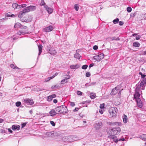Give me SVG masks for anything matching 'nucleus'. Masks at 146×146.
I'll use <instances>...</instances> for the list:
<instances>
[{"instance_id": "nucleus-54", "label": "nucleus", "mask_w": 146, "mask_h": 146, "mask_svg": "<svg viewBox=\"0 0 146 146\" xmlns=\"http://www.w3.org/2000/svg\"><path fill=\"white\" fill-rule=\"evenodd\" d=\"M50 80H51V79H50V78H49V77L47 78H46L45 79V81L47 82L49 81Z\"/></svg>"}, {"instance_id": "nucleus-51", "label": "nucleus", "mask_w": 146, "mask_h": 146, "mask_svg": "<svg viewBox=\"0 0 146 146\" xmlns=\"http://www.w3.org/2000/svg\"><path fill=\"white\" fill-rule=\"evenodd\" d=\"M22 29H26L27 28V27L26 26H23L21 25V28Z\"/></svg>"}, {"instance_id": "nucleus-33", "label": "nucleus", "mask_w": 146, "mask_h": 146, "mask_svg": "<svg viewBox=\"0 0 146 146\" xmlns=\"http://www.w3.org/2000/svg\"><path fill=\"white\" fill-rule=\"evenodd\" d=\"M60 88V86L58 84L52 86L51 87L52 89H55L56 88Z\"/></svg>"}, {"instance_id": "nucleus-39", "label": "nucleus", "mask_w": 146, "mask_h": 146, "mask_svg": "<svg viewBox=\"0 0 146 146\" xmlns=\"http://www.w3.org/2000/svg\"><path fill=\"white\" fill-rule=\"evenodd\" d=\"M119 21V19L118 18H116L113 21V22L114 24H116Z\"/></svg>"}, {"instance_id": "nucleus-10", "label": "nucleus", "mask_w": 146, "mask_h": 146, "mask_svg": "<svg viewBox=\"0 0 146 146\" xmlns=\"http://www.w3.org/2000/svg\"><path fill=\"white\" fill-rule=\"evenodd\" d=\"M107 123L110 125H117L120 126L121 125V123L118 122H108Z\"/></svg>"}, {"instance_id": "nucleus-52", "label": "nucleus", "mask_w": 146, "mask_h": 146, "mask_svg": "<svg viewBox=\"0 0 146 146\" xmlns=\"http://www.w3.org/2000/svg\"><path fill=\"white\" fill-rule=\"evenodd\" d=\"M70 68L71 69H75V67L74 65H71L70 66Z\"/></svg>"}, {"instance_id": "nucleus-12", "label": "nucleus", "mask_w": 146, "mask_h": 146, "mask_svg": "<svg viewBox=\"0 0 146 146\" xmlns=\"http://www.w3.org/2000/svg\"><path fill=\"white\" fill-rule=\"evenodd\" d=\"M44 8H45L48 13L51 14L53 12V9L52 8L48 7L46 5H44Z\"/></svg>"}, {"instance_id": "nucleus-49", "label": "nucleus", "mask_w": 146, "mask_h": 146, "mask_svg": "<svg viewBox=\"0 0 146 146\" xmlns=\"http://www.w3.org/2000/svg\"><path fill=\"white\" fill-rule=\"evenodd\" d=\"M40 5H44H44H46L45 4V3L43 0H42L41 1V3H40Z\"/></svg>"}, {"instance_id": "nucleus-36", "label": "nucleus", "mask_w": 146, "mask_h": 146, "mask_svg": "<svg viewBox=\"0 0 146 146\" xmlns=\"http://www.w3.org/2000/svg\"><path fill=\"white\" fill-rule=\"evenodd\" d=\"M146 83V82L145 81H144L143 80L142 81L140 82V84H139L140 87L141 86L143 87L145 84Z\"/></svg>"}, {"instance_id": "nucleus-23", "label": "nucleus", "mask_w": 146, "mask_h": 146, "mask_svg": "<svg viewBox=\"0 0 146 146\" xmlns=\"http://www.w3.org/2000/svg\"><path fill=\"white\" fill-rule=\"evenodd\" d=\"M21 25L19 23H17L15 24V25L14 26V27L15 28H21Z\"/></svg>"}, {"instance_id": "nucleus-48", "label": "nucleus", "mask_w": 146, "mask_h": 146, "mask_svg": "<svg viewBox=\"0 0 146 146\" xmlns=\"http://www.w3.org/2000/svg\"><path fill=\"white\" fill-rule=\"evenodd\" d=\"M91 74L89 72H87L86 73V77H89L90 76Z\"/></svg>"}, {"instance_id": "nucleus-35", "label": "nucleus", "mask_w": 146, "mask_h": 146, "mask_svg": "<svg viewBox=\"0 0 146 146\" xmlns=\"http://www.w3.org/2000/svg\"><path fill=\"white\" fill-rule=\"evenodd\" d=\"M90 97L92 99H94L96 97V94L94 93H91L90 94Z\"/></svg>"}, {"instance_id": "nucleus-19", "label": "nucleus", "mask_w": 146, "mask_h": 146, "mask_svg": "<svg viewBox=\"0 0 146 146\" xmlns=\"http://www.w3.org/2000/svg\"><path fill=\"white\" fill-rule=\"evenodd\" d=\"M140 96V94L139 92H135L134 97L135 100H136L138 99H140L139 97Z\"/></svg>"}, {"instance_id": "nucleus-59", "label": "nucleus", "mask_w": 146, "mask_h": 146, "mask_svg": "<svg viewBox=\"0 0 146 146\" xmlns=\"http://www.w3.org/2000/svg\"><path fill=\"white\" fill-rule=\"evenodd\" d=\"M140 38V36L139 35L137 36L136 37V39L137 40H139Z\"/></svg>"}, {"instance_id": "nucleus-13", "label": "nucleus", "mask_w": 146, "mask_h": 146, "mask_svg": "<svg viewBox=\"0 0 146 146\" xmlns=\"http://www.w3.org/2000/svg\"><path fill=\"white\" fill-rule=\"evenodd\" d=\"M49 51V53L51 55H54L56 54V51L54 48H51Z\"/></svg>"}, {"instance_id": "nucleus-2", "label": "nucleus", "mask_w": 146, "mask_h": 146, "mask_svg": "<svg viewBox=\"0 0 146 146\" xmlns=\"http://www.w3.org/2000/svg\"><path fill=\"white\" fill-rule=\"evenodd\" d=\"M120 131V129L119 127L111 129L110 130L109 135H115L118 134Z\"/></svg>"}, {"instance_id": "nucleus-56", "label": "nucleus", "mask_w": 146, "mask_h": 146, "mask_svg": "<svg viewBox=\"0 0 146 146\" xmlns=\"http://www.w3.org/2000/svg\"><path fill=\"white\" fill-rule=\"evenodd\" d=\"M79 110V108H76L75 109L73 110V111H76Z\"/></svg>"}, {"instance_id": "nucleus-5", "label": "nucleus", "mask_w": 146, "mask_h": 146, "mask_svg": "<svg viewBox=\"0 0 146 146\" xmlns=\"http://www.w3.org/2000/svg\"><path fill=\"white\" fill-rule=\"evenodd\" d=\"M104 57V54L102 53H100L98 55L94 56L93 58L98 61H100Z\"/></svg>"}, {"instance_id": "nucleus-30", "label": "nucleus", "mask_w": 146, "mask_h": 146, "mask_svg": "<svg viewBox=\"0 0 146 146\" xmlns=\"http://www.w3.org/2000/svg\"><path fill=\"white\" fill-rule=\"evenodd\" d=\"M25 13H24L23 11L20 12L18 15V17L20 18H21L25 15Z\"/></svg>"}, {"instance_id": "nucleus-43", "label": "nucleus", "mask_w": 146, "mask_h": 146, "mask_svg": "<svg viewBox=\"0 0 146 146\" xmlns=\"http://www.w3.org/2000/svg\"><path fill=\"white\" fill-rule=\"evenodd\" d=\"M21 104V103L20 102H17L16 103V106L17 107L19 106Z\"/></svg>"}, {"instance_id": "nucleus-57", "label": "nucleus", "mask_w": 146, "mask_h": 146, "mask_svg": "<svg viewBox=\"0 0 146 146\" xmlns=\"http://www.w3.org/2000/svg\"><path fill=\"white\" fill-rule=\"evenodd\" d=\"M26 125V123H23L21 125L22 128H23Z\"/></svg>"}, {"instance_id": "nucleus-14", "label": "nucleus", "mask_w": 146, "mask_h": 146, "mask_svg": "<svg viewBox=\"0 0 146 146\" xmlns=\"http://www.w3.org/2000/svg\"><path fill=\"white\" fill-rule=\"evenodd\" d=\"M102 125V123L101 122H99L98 123H96L95 125V128L96 129H99L100 128Z\"/></svg>"}, {"instance_id": "nucleus-20", "label": "nucleus", "mask_w": 146, "mask_h": 146, "mask_svg": "<svg viewBox=\"0 0 146 146\" xmlns=\"http://www.w3.org/2000/svg\"><path fill=\"white\" fill-rule=\"evenodd\" d=\"M38 48L39 53L38 54V56L40 55L42 52V46L41 44H39L38 46Z\"/></svg>"}, {"instance_id": "nucleus-9", "label": "nucleus", "mask_w": 146, "mask_h": 146, "mask_svg": "<svg viewBox=\"0 0 146 146\" xmlns=\"http://www.w3.org/2000/svg\"><path fill=\"white\" fill-rule=\"evenodd\" d=\"M24 100L25 102L28 104L32 105L34 103L33 100L29 98L25 99Z\"/></svg>"}, {"instance_id": "nucleus-22", "label": "nucleus", "mask_w": 146, "mask_h": 146, "mask_svg": "<svg viewBox=\"0 0 146 146\" xmlns=\"http://www.w3.org/2000/svg\"><path fill=\"white\" fill-rule=\"evenodd\" d=\"M12 7L14 9H20V7L19 5H18L17 4L14 3H13L12 5Z\"/></svg>"}, {"instance_id": "nucleus-6", "label": "nucleus", "mask_w": 146, "mask_h": 146, "mask_svg": "<svg viewBox=\"0 0 146 146\" xmlns=\"http://www.w3.org/2000/svg\"><path fill=\"white\" fill-rule=\"evenodd\" d=\"M54 28L52 25H50L47 27H46L43 29V31L45 32H49L52 31Z\"/></svg>"}, {"instance_id": "nucleus-64", "label": "nucleus", "mask_w": 146, "mask_h": 146, "mask_svg": "<svg viewBox=\"0 0 146 146\" xmlns=\"http://www.w3.org/2000/svg\"><path fill=\"white\" fill-rule=\"evenodd\" d=\"M57 100L56 99H54L53 100V102L54 103L56 104L57 102Z\"/></svg>"}, {"instance_id": "nucleus-17", "label": "nucleus", "mask_w": 146, "mask_h": 146, "mask_svg": "<svg viewBox=\"0 0 146 146\" xmlns=\"http://www.w3.org/2000/svg\"><path fill=\"white\" fill-rule=\"evenodd\" d=\"M49 113L50 114V115L51 116H55L56 114L55 110L52 109L49 112Z\"/></svg>"}, {"instance_id": "nucleus-61", "label": "nucleus", "mask_w": 146, "mask_h": 146, "mask_svg": "<svg viewBox=\"0 0 146 146\" xmlns=\"http://www.w3.org/2000/svg\"><path fill=\"white\" fill-rule=\"evenodd\" d=\"M75 69L78 68L79 67V66L78 64L74 65Z\"/></svg>"}, {"instance_id": "nucleus-15", "label": "nucleus", "mask_w": 146, "mask_h": 146, "mask_svg": "<svg viewBox=\"0 0 146 146\" xmlns=\"http://www.w3.org/2000/svg\"><path fill=\"white\" fill-rule=\"evenodd\" d=\"M136 101L137 103L138 106L140 108H141L142 106V104L141 99H138Z\"/></svg>"}, {"instance_id": "nucleus-44", "label": "nucleus", "mask_w": 146, "mask_h": 146, "mask_svg": "<svg viewBox=\"0 0 146 146\" xmlns=\"http://www.w3.org/2000/svg\"><path fill=\"white\" fill-rule=\"evenodd\" d=\"M20 6V9L21 8H24L26 7L27 6V5L25 4H22L21 5H19Z\"/></svg>"}, {"instance_id": "nucleus-42", "label": "nucleus", "mask_w": 146, "mask_h": 146, "mask_svg": "<svg viewBox=\"0 0 146 146\" xmlns=\"http://www.w3.org/2000/svg\"><path fill=\"white\" fill-rule=\"evenodd\" d=\"M88 67V65H84L82 67V69H86Z\"/></svg>"}, {"instance_id": "nucleus-11", "label": "nucleus", "mask_w": 146, "mask_h": 146, "mask_svg": "<svg viewBox=\"0 0 146 146\" xmlns=\"http://www.w3.org/2000/svg\"><path fill=\"white\" fill-rule=\"evenodd\" d=\"M56 95L54 94L48 96L47 97V100L48 102H50L52 100L53 98H55L56 97Z\"/></svg>"}, {"instance_id": "nucleus-63", "label": "nucleus", "mask_w": 146, "mask_h": 146, "mask_svg": "<svg viewBox=\"0 0 146 146\" xmlns=\"http://www.w3.org/2000/svg\"><path fill=\"white\" fill-rule=\"evenodd\" d=\"M142 78H144L146 76V75L144 74H142L141 76Z\"/></svg>"}, {"instance_id": "nucleus-41", "label": "nucleus", "mask_w": 146, "mask_h": 146, "mask_svg": "<svg viewBox=\"0 0 146 146\" xmlns=\"http://www.w3.org/2000/svg\"><path fill=\"white\" fill-rule=\"evenodd\" d=\"M68 82V81L67 80H66L65 79H64L62 80L61 81V84H64V83H66L67 82Z\"/></svg>"}, {"instance_id": "nucleus-16", "label": "nucleus", "mask_w": 146, "mask_h": 146, "mask_svg": "<svg viewBox=\"0 0 146 146\" xmlns=\"http://www.w3.org/2000/svg\"><path fill=\"white\" fill-rule=\"evenodd\" d=\"M12 128L13 130H19L20 128V126L19 125H13L12 126Z\"/></svg>"}, {"instance_id": "nucleus-32", "label": "nucleus", "mask_w": 146, "mask_h": 146, "mask_svg": "<svg viewBox=\"0 0 146 146\" xmlns=\"http://www.w3.org/2000/svg\"><path fill=\"white\" fill-rule=\"evenodd\" d=\"M23 11L24 13L29 12L30 11L29 7H26L24 9Z\"/></svg>"}, {"instance_id": "nucleus-37", "label": "nucleus", "mask_w": 146, "mask_h": 146, "mask_svg": "<svg viewBox=\"0 0 146 146\" xmlns=\"http://www.w3.org/2000/svg\"><path fill=\"white\" fill-rule=\"evenodd\" d=\"M6 16L7 17H15L14 15L11 14L10 13H7Z\"/></svg>"}, {"instance_id": "nucleus-7", "label": "nucleus", "mask_w": 146, "mask_h": 146, "mask_svg": "<svg viewBox=\"0 0 146 146\" xmlns=\"http://www.w3.org/2000/svg\"><path fill=\"white\" fill-rule=\"evenodd\" d=\"M108 138L112 139V141H111V140L112 143L113 142H114L115 143H116L119 141V140L118 139L117 137L113 135H109L108 136Z\"/></svg>"}, {"instance_id": "nucleus-1", "label": "nucleus", "mask_w": 146, "mask_h": 146, "mask_svg": "<svg viewBox=\"0 0 146 146\" xmlns=\"http://www.w3.org/2000/svg\"><path fill=\"white\" fill-rule=\"evenodd\" d=\"M117 109L116 108L111 107L109 110V117H115L117 114Z\"/></svg>"}, {"instance_id": "nucleus-8", "label": "nucleus", "mask_w": 146, "mask_h": 146, "mask_svg": "<svg viewBox=\"0 0 146 146\" xmlns=\"http://www.w3.org/2000/svg\"><path fill=\"white\" fill-rule=\"evenodd\" d=\"M61 109H60V114H64L67 112V109L66 107H64L63 106H61Z\"/></svg>"}, {"instance_id": "nucleus-26", "label": "nucleus", "mask_w": 146, "mask_h": 146, "mask_svg": "<svg viewBox=\"0 0 146 146\" xmlns=\"http://www.w3.org/2000/svg\"><path fill=\"white\" fill-rule=\"evenodd\" d=\"M139 138L143 140L146 141V134H143L142 135L139 136Z\"/></svg>"}, {"instance_id": "nucleus-21", "label": "nucleus", "mask_w": 146, "mask_h": 146, "mask_svg": "<svg viewBox=\"0 0 146 146\" xmlns=\"http://www.w3.org/2000/svg\"><path fill=\"white\" fill-rule=\"evenodd\" d=\"M96 83L95 82H93L90 83H87L85 84V86L86 87H88L89 86H92L94 85Z\"/></svg>"}, {"instance_id": "nucleus-53", "label": "nucleus", "mask_w": 146, "mask_h": 146, "mask_svg": "<svg viewBox=\"0 0 146 146\" xmlns=\"http://www.w3.org/2000/svg\"><path fill=\"white\" fill-rule=\"evenodd\" d=\"M93 49L94 50H96L98 48V47L97 46L95 45L93 46Z\"/></svg>"}, {"instance_id": "nucleus-24", "label": "nucleus", "mask_w": 146, "mask_h": 146, "mask_svg": "<svg viewBox=\"0 0 146 146\" xmlns=\"http://www.w3.org/2000/svg\"><path fill=\"white\" fill-rule=\"evenodd\" d=\"M136 86L135 92H139L140 89V86H139V84H138L136 85Z\"/></svg>"}, {"instance_id": "nucleus-60", "label": "nucleus", "mask_w": 146, "mask_h": 146, "mask_svg": "<svg viewBox=\"0 0 146 146\" xmlns=\"http://www.w3.org/2000/svg\"><path fill=\"white\" fill-rule=\"evenodd\" d=\"M99 112L101 114H102L103 113V111L102 109H100Z\"/></svg>"}, {"instance_id": "nucleus-4", "label": "nucleus", "mask_w": 146, "mask_h": 146, "mask_svg": "<svg viewBox=\"0 0 146 146\" xmlns=\"http://www.w3.org/2000/svg\"><path fill=\"white\" fill-rule=\"evenodd\" d=\"M121 91L120 90L118 87H116L113 89L111 92L112 95H114L117 93H118V95L119 96L121 94Z\"/></svg>"}, {"instance_id": "nucleus-28", "label": "nucleus", "mask_w": 146, "mask_h": 146, "mask_svg": "<svg viewBox=\"0 0 146 146\" xmlns=\"http://www.w3.org/2000/svg\"><path fill=\"white\" fill-rule=\"evenodd\" d=\"M127 115L124 114L123 119V122L124 123H126L127 122Z\"/></svg>"}, {"instance_id": "nucleus-47", "label": "nucleus", "mask_w": 146, "mask_h": 146, "mask_svg": "<svg viewBox=\"0 0 146 146\" xmlns=\"http://www.w3.org/2000/svg\"><path fill=\"white\" fill-rule=\"evenodd\" d=\"M90 103V101H83L82 102V104H85L89 103Z\"/></svg>"}, {"instance_id": "nucleus-29", "label": "nucleus", "mask_w": 146, "mask_h": 146, "mask_svg": "<svg viewBox=\"0 0 146 146\" xmlns=\"http://www.w3.org/2000/svg\"><path fill=\"white\" fill-rule=\"evenodd\" d=\"M61 106H58L56 107V108H55V110L57 113H60V109H61Z\"/></svg>"}, {"instance_id": "nucleus-31", "label": "nucleus", "mask_w": 146, "mask_h": 146, "mask_svg": "<svg viewBox=\"0 0 146 146\" xmlns=\"http://www.w3.org/2000/svg\"><path fill=\"white\" fill-rule=\"evenodd\" d=\"M10 67L13 69H20L17 66H16L15 65H14L13 64H11L10 66Z\"/></svg>"}, {"instance_id": "nucleus-3", "label": "nucleus", "mask_w": 146, "mask_h": 146, "mask_svg": "<svg viewBox=\"0 0 146 146\" xmlns=\"http://www.w3.org/2000/svg\"><path fill=\"white\" fill-rule=\"evenodd\" d=\"M66 140L68 142H72L74 141L78 140L79 139L78 137L76 136H69L66 137Z\"/></svg>"}, {"instance_id": "nucleus-58", "label": "nucleus", "mask_w": 146, "mask_h": 146, "mask_svg": "<svg viewBox=\"0 0 146 146\" xmlns=\"http://www.w3.org/2000/svg\"><path fill=\"white\" fill-rule=\"evenodd\" d=\"M119 25H122L123 24V22L121 21H119Z\"/></svg>"}, {"instance_id": "nucleus-25", "label": "nucleus", "mask_w": 146, "mask_h": 146, "mask_svg": "<svg viewBox=\"0 0 146 146\" xmlns=\"http://www.w3.org/2000/svg\"><path fill=\"white\" fill-rule=\"evenodd\" d=\"M29 7L30 11H34L36 9V7L35 6H30Z\"/></svg>"}, {"instance_id": "nucleus-27", "label": "nucleus", "mask_w": 146, "mask_h": 146, "mask_svg": "<svg viewBox=\"0 0 146 146\" xmlns=\"http://www.w3.org/2000/svg\"><path fill=\"white\" fill-rule=\"evenodd\" d=\"M133 46L135 47H139L140 45L139 43L137 42H135L133 43Z\"/></svg>"}, {"instance_id": "nucleus-38", "label": "nucleus", "mask_w": 146, "mask_h": 146, "mask_svg": "<svg viewBox=\"0 0 146 146\" xmlns=\"http://www.w3.org/2000/svg\"><path fill=\"white\" fill-rule=\"evenodd\" d=\"M74 8L76 11H78L79 9V7L78 4L75 5L74 6Z\"/></svg>"}, {"instance_id": "nucleus-45", "label": "nucleus", "mask_w": 146, "mask_h": 146, "mask_svg": "<svg viewBox=\"0 0 146 146\" xmlns=\"http://www.w3.org/2000/svg\"><path fill=\"white\" fill-rule=\"evenodd\" d=\"M50 123L53 126H54L55 125V123L53 121H50Z\"/></svg>"}, {"instance_id": "nucleus-18", "label": "nucleus", "mask_w": 146, "mask_h": 146, "mask_svg": "<svg viewBox=\"0 0 146 146\" xmlns=\"http://www.w3.org/2000/svg\"><path fill=\"white\" fill-rule=\"evenodd\" d=\"M28 34V32L20 31H19L18 32H17V34L19 35H22Z\"/></svg>"}, {"instance_id": "nucleus-62", "label": "nucleus", "mask_w": 146, "mask_h": 146, "mask_svg": "<svg viewBox=\"0 0 146 146\" xmlns=\"http://www.w3.org/2000/svg\"><path fill=\"white\" fill-rule=\"evenodd\" d=\"M94 65V64H93V63L91 64L89 66V68H91V67L93 66Z\"/></svg>"}, {"instance_id": "nucleus-50", "label": "nucleus", "mask_w": 146, "mask_h": 146, "mask_svg": "<svg viewBox=\"0 0 146 146\" xmlns=\"http://www.w3.org/2000/svg\"><path fill=\"white\" fill-rule=\"evenodd\" d=\"M104 104H101L100 105V107L101 109L104 108Z\"/></svg>"}, {"instance_id": "nucleus-40", "label": "nucleus", "mask_w": 146, "mask_h": 146, "mask_svg": "<svg viewBox=\"0 0 146 146\" xmlns=\"http://www.w3.org/2000/svg\"><path fill=\"white\" fill-rule=\"evenodd\" d=\"M127 10L128 12L130 13L131 12L132 9L130 7H128L127 8Z\"/></svg>"}, {"instance_id": "nucleus-34", "label": "nucleus", "mask_w": 146, "mask_h": 146, "mask_svg": "<svg viewBox=\"0 0 146 146\" xmlns=\"http://www.w3.org/2000/svg\"><path fill=\"white\" fill-rule=\"evenodd\" d=\"M81 57L80 55L78 53H76L74 54V57L75 58L80 59Z\"/></svg>"}, {"instance_id": "nucleus-46", "label": "nucleus", "mask_w": 146, "mask_h": 146, "mask_svg": "<svg viewBox=\"0 0 146 146\" xmlns=\"http://www.w3.org/2000/svg\"><path fill=\"white\" fill-rule=\"evenodd\" d=\"M82 94V93L80 91H78L77 92V94L78 95L81 96Z\"/></svg>"}, {"instance_id": "nucleus-55", "label": "nucleus", "mask_w": 146, "mask_h": 146, "mask_svg": "<svg viewBox=\"0 0 146 146\" xmlns=\"http://www.w3.org/2000/svg\"><path fill=\"white\" fill-rule=\"evenodd\" d=\"M70 105L72 106H74L75 105V104L74 102H71L70 103Z\"/></svg>"}]
</instances>
